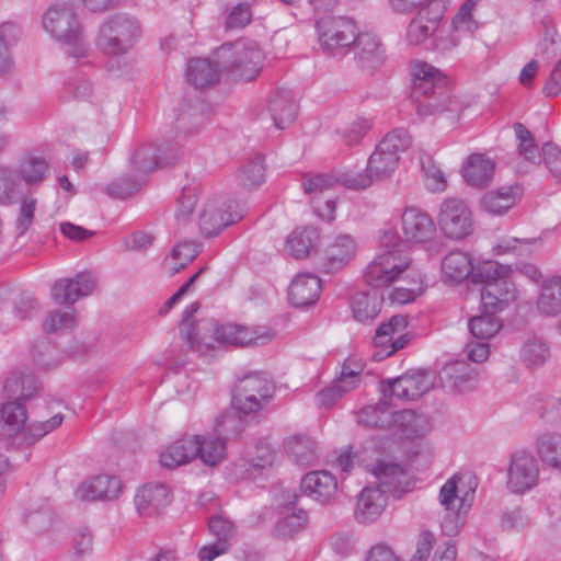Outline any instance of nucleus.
I'll list each match as a JSON object with an SVG mask.
<instances>
[{
    "instance_id": "c03bdc74",
    "label": "nucleus",
    "mask_w": 561,
    "mask_h": 561,
    "mask_svg": "<svg viewBox=\"0 0 561 561\" xmlns=\"http://www.w3.org/2000/svg\"><path fill=\"white\" fill-rule=\"evenodd\" d=\"M357 422L374 428L391 427V410L387 399L360 409L357 413Z\"/></svg>"
},
{
    "instance_id": "f3484780",
    "label": "nucleus",
    "mask_w": 561,
    "mask_h": 561,
    "mask_svg": "<svg viewBox=\"0 0 561 561\" xmlns=\"http://www.w3.org/2000/svg\"><path fill=\"white\" fill-rule=\"evenodd\" d=\"M95 277L90 272L77 274L73 278H61L54 283L50 296L59 305H73L79 299L92 294Z\"/></svg>"
},
{
    "instance_id": "5701e85b",
    "label": "nucleus",
    "mask_w": 561,
    "mask_h": 561,
    "mask_svg": "<svg viewBox=\"0 0 561 561\" xmlns=\"http://www.w3.org/2000/svg\"><path fill=\"white\" fill-rule=\"evenodd\" d=\"M300 488L305 495L323 504L331 501L336 494L337 481L331 472L317 470L302 478Z\"/></svg>"
},
{
    "instance_id": "e2e57ef3",
    "label": "nucleus",
    "mask_w": 561,
    "mask_h": 561,
    "mask_svg": "<svg viewBox=\"0 0 561 561\" xmlns=\"http://www.w3.org/2000/svg\"><path fill=\"white\" fill-rule=\"evenodd\" d=\"M335 173L336 184L340 183L344 187L354 191L366 190L373 185L374 181L368 173L367 169L357 171L354 169H346Z\"/></svg>"
},
{
    "instance_id": "79ce46f5",
    "label": "nucleus",
    "mask_w": 561,
    "mask_h": 561,
    "mask_svg": "<svg viewBox=\"0 0 561 561\" xmlns=\"http://www.w3.org/2000/svg\"><path fill=\"white\" fill-rule=\"evenodd\" d=\"M319 232L313 227L295 229L287 239L286 251L296 259H305L316 247Z\"/></svg>"
},
{
    "instance_id": "13d9d810",
    "label": "nucleus",
    "mask_w": 561,
    "mask_h": 561,
    "mask_svg": "<svg viewBox=\"0 0 561 561\" xmlns=\"http://www.w3.org/2000/svg\"><path fill=\"white\" fill-rule=\"evenodd\" d=\"M37 310L38 304L32 296L21 295L10 312H2L1 320L8 325H16L19 322L31 318Z\"/></svg>"
},
{
    "instance_id": "052dcab7",
    "label": "nucleus",
    "mask_w": 561,
    "mask_h": 561,
    "mask_svg": "<svg viewBox=\"0 0 561 561\" xmlns=\"http://www.w3.org/2000/svg\"><path fill=\"white\" fill-rule=\"evenodd\" d=\"M424 182L431 192H443L447 186L444 172L435 164L433 158L424 152L420 156Z\"/></svg>"
},
{
    "instance_id": "4468645a",
    "label": "nucleus",
    "mask_w": 561,
    "mask_h": 561,
    "mask_svg": "<svg viewBox=\"0 0 561 561\" xmlns=\"http://www.w3.org/2000/svg\"><path fill=\"white\" fill-rule=\"evenodd\" d=\"M433 387V377L423 370H410L394 379L381 382L383 396L388 392L401 400H415L430 391Z\"/></svg>"
},
{
    "instance_id": "9b49d317",
    "label": "nucleus",
    "mask_w": 561,
    "mask_h": 561,
    "mask_svg": "<svg viewBox=\"0 0 561 561\" xmlns=\"http://www.w3.org/2000/svg\"><path fill=\"white\" fill-rule=\"evenodd\" d=\"M460 480L458 476H453L439 490L438 500L444 508L440 527L442 531L448 537L457 536L460 533L470 508V503H466V500L458 495V482Z\"/></svg>"
},
{
    "instance_id": "6e6552de",
    "label": "nucleus",
    "mask_w": 561,
    "mask_h": 561,
    "mask_svg": "<svg viewBox=\"0 0 561 561\" xmlns=\"http://www.w3.org/2000/svg\"><path fill=\"white\" fill-rule=\"evenodd\" d=\"M410 146L404 129H393L376 146L367 161V171L374 182L388 179L398 168L400 153Z\"/></svg>"
},
{
    "instance_id": "6e6d98bb",
    "label": "nucleus",
    "mask_w": 561,
    "mask_h": 561,
    "mask_svg": "<svg viewBox=\"0 0 561 561\" xmlns=\"http://www.w3.org/2000/svg\"><path fill=\"white\" fill-rule=\"evenodd\" d=\"M408 272L407 277H411L408 286L397 287L389 295L390 300L394 304H409L424 291V282L421 273L412 267Z\"/></svg>"
},
{
    "instance_id": "39448f33",
    "label": "nucleus",
    "mask_w": 561,
    "mask_h": 561,
    "mask_svg": "<svg viewBox=\"0 0 561 561\" xmlns=\"http://www.w3.org/2000/svg\"><path fill=\"white\" fill-rule=\"evenodd\" d=\"M218 64L233 80L252 81L263 68L264 54L259 45L249 39H239L222 45L217 50Z\"/></svg>"
},
{
    "instance_id": "7c9ffc66",
    "label": "nucleus",
    "mask_w": 561,
    "mask_h": 561,
    "mask_svg": "<svg viewBox=\"0 0 561 561\" xmlns=\"http://www.w3.org/2000/svg\"><path fill=\"white\" fill-rule=\"evenodd\" d=\"M38 390V382L30 371H12L4 380L3 392L8 400L24 402Z\"/></svg>"
},
{
    "instance_id": "c756f323",
    "label": "nucleus",
    "mask_w": 561,
    "mask_h": 561,
    "mask_svg": "<svg viewBox=\"0 0 561 561\" xmlns=\"http://www.w3.org/2000/svg\"><path fill=\"white\" fill-rule=\"evenodd\" d=\"M321 280L310 273L298 274L290 284L288 298L295 307H307L320 296Z\"/></svg>"
},
{
    "instance_id": "69168bd1",
    "label": "nucleus",
    "mask_w": 561,
    "mask_h": 561,
    "mask_svg": "<svg viewBox=\"0 0 561 561\" xmlns=\"http://www.w3.org/2000/svg\"><path fill=\"white\" fill-rule=\"evenodd\" d=\"M275 458L272 446L267 443H259L249 451L247 461L252 470H261L271 467Z\"/></svg>"
},
{
    "instance_id": "c9c22d12",
    "label": "nucleus",
    "mask_w": 561,
    "mask_h": 561,
    "mask_svg": "<svg viewBox=\"0 0 561 561\" xmlns=\"http://www.w3.org/2000/svg\"><path fill=\"white\" fill-rule=\"evenodd\" d=\"M494 173V162L482 153L471 154L463 165L466 182L476 187L486 185Z\"/></svg>"
},
{
    "instance_id": "680f3d73",
    "label": "nucleus",
    "mask_w": 561,
    "mask_h": 561,
    "mask_svg": "<svg viewBox=\"0 0 561 561\" xmlns=\"http://www.w3.org/2000/svg\"><path fill=\"white\" fill-rule=\"evenodd\" d=\"M370 128V121L363 117H357L343 128L337 129L336 135L340 137V141L343 145L347 147H353L362 141V139L367 135Z\"/></svg>"
},
{
    "instance_id": "9d476101",
    "label": "nucleus",
    "mask_w": 561,
    "mask_h": 561,
    "mask_svg": "<svg viewBox=\"0 0 561 561\" xmlns=\"http://www.w3.org/2000/svg\"><path fill=\"white\" fill-rule=\"evenodd\" d=\"M273 383L263 374L253 373L238 380L232 396L233 408L243 414L261 411L273 397Z\"/></svg>"
},
{
    "instance_id": "864d4df0",
    "label": "nucleus",
    "mask_w": 561,
    "mask_h": 561,
    "mask_svg": "<svg viewBox=\"0 0 561 561\" xmlns=\"http://www.w3.org/2000/svg\"><path fill=\"white\" fill-rule=\"evenodd\" d=\"M381 297L377 293H359L354 296L352 311L354 318L359 322L375 319L380 311Z\"/></svg>"
},
{
    "instance_id": "f704fd0d",
    "label": "nucleus",
    "mask_w": 561,
    "mask_h": 561,
    "mask_svg": "<svg viewBox=\"0 0 561 561\" xmlns=\"http://www.w3.org/2000/svg\"><path fill=\"white\" fill-rule=\"evenodd\" d=\"M520 195L522 188L517 184L501 187L484 194L481 201V206L490 214L502 215L515 206Z\"/></svg>"
},
{
    "instance_id": "bf43d9fd",
    "label": "nucleus",
    "mask_w": 561,
    "mask_h": 561,
    "mask_svg": "<svg viewBox=\"0 0 561 561\" xmlns=\"http://www.w3.org/2000/svg\"><path fill=\"white\" fill-rule=\"evenodd\" d=\"M77 325V318L73 311L56 310L47 313L42 328L46 333H67Z\"/></svg>"
},
{
    "instance_id": "a19ab883",
    "label": "nucleus",
    "mask_w": 561,
    "mask_h": 561,
    "mask_svg": "<svg viewBox=\"0 0 561 561\" xmlns=\"http://www.w3.org/2000/svg\"><path fill=\"white\" fill-rule=\"evenodd\" d=\"M21 31L16 24L12 22L0 24V76L11 73L14 68L10 48L18 43Z\"/></svg>"
},
{
    "instance_id": "1a4fd4ad",
    "label": "nucleus",
    "mask_w": 561,
    "mask_h": 561,
    "mask_svg": "<svg viewBox=\"0 0 561 561\" xmlns=\"http://www.w3.org/2000/svg\"><path fill=\"white\" fill-rule=\"evenodd\" d=\"M321 50L331 57L342 56L356 41V23L344 16H323L316 22Z\"/></svg>"
},
{
    "instance_id": "bb28decb",
    "label": "nucleus",
    "mask_w": 561,
    "mask_h": 561,
    "mask_svg": "<svg viewBox=\"0 0 561 561\" xmlns=\"http://www.w3.org/2000/svg\"><path fill=\"white\" fill-rule=\"evenodd\" d=\"M197 438L184 436L164 446L160 453V463L165 468H176L190 463L198 454Z\"/></svg>"
},
{
    "instance_id": "58836bf2",
    "label": "nucleus",
    "mask_w": 561,
    "mask_h": 561,
    "mask_svg": "<svg viewBox=\"0 0 561 561\" xmlns=\"http://www.w3.org/2000/svg\"><path fill=\"white\" fill-rule=\"evenodd\" d=\"M14 171L18 173V181L22 188L24 185L33 188L45 180L48 164L43 158L30 156L14 168Z\"/></svg>"
},
{
    "instance_id": "4be33fe9",
    "label": "nucleus",
    "mask_w": 561,
    "mask_h": 561,
    "mask_svg": "<svg viewBox=\"0 0 561 561\" xmlns=\"http://www.w3.org/2000/svg\"><path fill=\"white\" fill-rule=\"evenodd\" d=\"M134 502L141 516H156L170 504L171 494L168 486L162 483L146 484L138 489Z\"/></svg>"
},
{
    "instance_id": "a878e982",
    "label": "nucleus",
    "mask_w": 561,
    "mask_h": 561,
    "mask_svg": "<svg viewBox=\"0 0 561 561\" xmlns=\"http://www.w3.org/2000/svg\"><path fill=\"white\" fill-rule=\"evenodd\" d=\"M408 327V319L404 316H393L388 322L382 323L376 330L374 343L376 346H383L386 356H390L401 350L405 344L403 331Z\"/></svg>"
},
{
    "instance_id": "3c124183",
    "label": "nucleus",
    "mask_w": 561,
    "mask_h": 561,
    "mask_svg": "<svg viewBox=\"0 0 561 561\" xmlns=\"http://www.w3.org/2000/svg\"><path fill=\"white\" fill-rule=\"evenodd\" d=\"M507 272L508 268L506 266L489 260L473 267L470 279L473 284H481L483 286L510 283L506 279Z\"/></svg>"
},
{
    "instance_id": "aec40b11",
    "label": "nucleus",
    "mask_w": 561,
    "mask_h": 561,
    "mask_svg": "<svg viewBox=\"0 0 561 561\" xmlns=\"http://www.w3.org/2000/svg\"><path fill=\"white\" fill-rule=\"evenodd\" d=\"M356 253V242L350 234L334 237L325 247L320 262V270L334 273L347 265Z\"/></svg>"
},
{
    "instance_id": "6ab92c4d",
    "label": "nucleus",
    "mask_w": 561,
    "mask_h": 561,
    "mask_svg": "<svg viewBox=\"0 0 561 561\" xmlns=\"http://www.w3.org/2000/svg\"><path fill=\"white\" fill-rule=\"evenodd\" d=\"M227 208L222 196L211 197L205 203L199 216V230L204 237L217 236L234 222L237 215H232Z\"/></svg>"
},
{
    "instance_id": "a18cd8bd",
    "label": "nucleus",
    "mask_w": 561,
    "mask_h": 561,
    "mask_svg": "<svg viewBox=\"0 0 561 561\" xmlns=\"http://www.w3.org/2000/svg\"><path fill=\"white\" fill-rule=\"evenodd\" d=\"M285 448L288 455L299 466H309L317 458L316 443L307 436L295 435L288 437L285 442Z\"/></svg>"
},
{
    "instance_id": "37998d69",
    "label": "nucleus",
    "mask_w": 561,
    "mask_h": 561,
    "mask_svg": "<svg viewBox=\"0 0 561 561\" xmlns=\"http://www.w3.org/2000/svg\"><path fill=\"white\" fill-rule=\"evenodd\" d=\"M197 438V457L209 467L218 466L226 457V442L217 436L194 435Z\"/></svg>"
},
{
    "instance_id": "72a5a7b5",
    "label": "nucleus",
    "mask_w": 561,
    "mask_h": 561,
    "mask_svg": "<svg viewBox=\"0 0 561 561\" xmlns=\"http://www.w3.org/2000/svg\"><path fill=\"white\" fill-rule=\"evenodd\" d=\"M473 260L463 251H451L442 261V273L445 283H460L473 273Z\"/></svg>"
},
{
    "instance_id": "774afa93",
    "label": "nucleus",
    "mask_w": 561,
    "mask_h": 561,
    "mask_svg": "<svg viewBox=\"0 0 561 561\" xmlns=\"http://www.w3.org/2000/svg\"><path fill=\"white\" fill-rule=\"evenodd\" d=\"M307 513L302 510L288 514L276 524V533L280 537H289L305 527Z\"/></svg>"
},
{
    "instance_id": "338daca9",
    "label": "nucleus",
    "mask_w": 561,
    "mask_h": 561,
    "mask_svg": "<svg viewBox=\"0 0 561 561\" xmlns=\"http://www.w3.org/2000/svg\"><path fill=\"white\" fill-rule=\"evenodd\" d=\"M476 2L467 0L458 10L453 19V26L456 32L472 34L478 28V23L473 19L472 11Z\"/></svg>"
},
{
    "instance_id": "c85d7f7f",
    "label": "nucleus",
    "mask_w": 561,
    "mask_h": 561,
    "mask_svg": "<svg viewBox=\"0 0 561 561\" xmlns=\"http://www.w3.org/2000/svg\"><path fill=\"white\" fill-rule=\"evenodd\" d=\"M353 50L363 68L374 69L381 65L385 59V51L379 38L368 32H357Z\"/></svg>"
},
{
    "instance_id": "2eb2a0df",
    "label": "nucleus",
    "mask_w": 561,
    "mask_h": 561,
    "mask_svg": "<svg viewBox=\"0 0 561 561\" xmlns=\"http://www.w3.org/2000/svg\"><path fill=\"white\" fill-rule=\"evenodd\" d=\"M539 480V466L534 456L516 453L507 469V489L515 494H524L535 488Z\"/></svg>"
},
{
    "instance_id": "4d7b16f0",
    "label": "nucleus",
    "mask_w": 561,
    "mask_h": 561,
    "mask_svg": "<svg viewBox=\"0 0 561 561\" xmlns=\"http://www.w3.org/2000/svg\"><path fill=\"white\" fill-rule=\"evenodd\" d=\"M550 356L547 343L536 336H528L520 348V357L528 366H541Z\"/></svg>"
},
{
    "instance_id": "ea45409f",
    "label": "nucleus",
    "mask_w": 561,
    "mask_h": 561,
    "mask_svg": "<svg viewBox=\"0 0 561 561\" xmlns=\"http://www.w3.org/2000/svg\"><path fill=\"white\" fill-rule=\"evenodd\" d=\"M268 110L274 125L278 129H285L295 121V101L285 92H277L270 100Z\"/></svg>"
},
{
    "instance_id": "0eeeda50",
    "label": "nucleus",
    "mask_w": 561,
    "mask_h": 561,
    "mask_svg": "<svg viewBox=\"0 0 561 561\" xmlns=\"http://www.w3.org/2000/svg\"><path fill=\"white\" fill-rule=\"evenodd\" d=\"M19 202L14 222L16 234L23 236L33 225L37 198L31 190L24 191L18 181L14 168L0 167V206H9Z\"/></svg>"
},
{
    "instance_id": "603ef678",
    "label": "nucleus",
    "mask_w": 561,
    "mask_h": 561,
    "mask_svg": "<svg viewBox=\"0 0 561 561\" xmlns=\"http://www.w3.org/2000/svg\"><path fill=\"white\" fill-rule=\"evenodd\" d=\"M425 420L413 410L391 411V426L407 438H413L423 432Z\"/></svg>"
},
{
    "instance_id": "a211bd4d",
    "label": "nucleus",
    "mask_w": 561,
    "mask_h": 561,
    "mask_svg": "<svg viewBox=\"0 0 561 561\" xmlns=\"http://www.w3.org/2000/svg\"><path fill=\"white\" fill-rule=\"evenodd\" d=\"M123 493L122 481L114 476H95L81 482L75 496L83 502L114 501Z\"/></svg>"
},
{
    "instance_id": "5fc2aeb1",
    "label": "nucleus",
    "mask_w": 561,
    "mask_h": 561,
    "mask_svg": "<svg viewBox=\"0 0 561 561\" xmlns=\"http://www.w3.org/2000/svg\"><path fill=\"white\" fill-rule=\"evenodd\" d=\"M502 320L492 312L484 311L476 317H472L468 327L471 334L480 340H489L493 337L502 329Z\"/></svg>"
},
{
    "instance_id": "20e7f679",
    "label": "nucleus",
    "mask_w": 561,
    "mask_h": 561,
    "mask_svg": "<svg viewBox=\"0 0 561 561\" xmlns=\"http://www.w3.org/2000/svg\"><path fill=\"white\" fill-rule=\"evenodd\" d=\"M412 99L417 103L419 113L434 114L448 108L450 95L447 79L440 71L426 62L412 68Z\"/></svg>"
},
{
    "instance_id": "423d86ee",
    "label": "nucleus",
    "mask_w": 561,
    "mask_h": 561,
    "mask_svg": "<svg viewBox=\"0 0 561 561\" xmlns=\"http://www.w3.org/2000/svg\"><path fill=\"white\" fill-rule=\"evenodd\" d=\"M140 36L141 26L136 18L116 13L101 23L96 46L107 56H123L134 48Z\"/></svg>"
},
{
    "instance_id": "f03ea898",
    "label": "nucleus",
    "mask_w": 561,
    "mask_h": 561,
    "mask_svg": "<svg viewBox=\"0 0 561 561\" xmlns=\"http://www.w3.org/2000/svg\"><path fill=\"white\" fill-rule=\"evenodd\" d=\"M383 251L366 267L364 279L367 285L380 288L390 285L403 273L411 270L412 260L405 250L407 244L392 230L380 237Z\"/></svg>"
},
{
    "instance_id": "f8f14e48",
    "label": "nucleus",
    "mask_w": 561,
    "mask_h": 561,
    "mask_svg": "<svg viewBox=\"0 0 561 561\" xmlns=\"http://www.w3.org/2000/svg\"><path fill=\"white\" fill-rule=\"evenodd\" d=\"M438 226L448 239L462 240L473 231V214L465 201L446 198L439 207Z\"/></svg>"
},
{
    "instance_id": "09e8293b",
    "label": "nucleus",
    "mask_w": 561,
    "mask_h": 561,
    "mask_svg": "<svg viewBox=\"0 0 561 561\" xmlns=\"http://www.w3.org/2000/svg\"><path fill=\"white\" fill-rule=\"evenodd\" d=\"M170 162L168 158L161 154V149L153 145L140 147L131 158L133 168L136 173H148Z\"/></svg>"
},
{
    "instance_id": "0e129e2a",
    "label": "nucleus",
    "mask_w": 561,
    "mask_h": 561,
    "mask_svg": "<svg viewBox=\"0 0 561 561\" xmlns=\"http://www.w3.org/2000/svg\"><path fill=\"white\" fill-rule=\"evenodd\" d=\"M514 131L518 139L519 154L530 162L539 161L540 152L534 142L530 131L520 123L514 125Z\"/></svg>"
},
{
    "instance_id": "f257e3e1",
    "label": "nucleus",
    "mask_w": 561,
    "mask_h": 561,
    "mask_svg": "<svg viewBox=\"0 0 561 561\" xmlns=\"http://www.w3.org/2000/svg\"><path fill=\"white\" fill-rule=\"evenodd\" d=\"M199 309L198 302L190 304L183 311L180 332L191 348L205 352L216 344L240 347L261 346L275 337V332L266 325L220 324L215 319L193 320Z\"/></svg>"
},
{
    "instance_id": "ddd939ff",
    "label": "nucleus",
    "mask_w": 561,
    "mask_h": 561,
    "mask_svg": "<svg viewBox=\"0 0 561 561\" xmlns=\"http://www.w3.org/2000/svg\"><path fill=\"white\" fill-rule=\"evenodd\" d=\"M363 365L359 362L347 358L341 367L339 376L332 383L317 393L320 405L332 407L343 396L356 389L362 383Z\"/></svg>"
},
{
    "instance_id": "dca6fc26",
    "label": "nucleus",
    "mask_w": 561,
    "mask_h": 561,
    "mask_svg": "<svg viewBox=\"0 0 561 561\" xmlns=\"http://www.w3.org/2000/svg\"><path fill=\"white\" fill-rule=\"evenodd\" d=\"M445 9V1L433 2L431 5L420 9L407 28L409 45L416 46L431 36L434 38L439 30Z\"/></svg>"
},
{
    "instance_id": "412c9836",
    "label": "nucleus",
    "mask_w": 561,
    "mask_h": 561,
    "mask_svg": "<svg viewBox=\"0 0 561 561\" xmlns=\"http://www.w3.org/2000/svg\"><path fill=\"white\" fill-rule=\"evenodd\" d=\"M401 230L407 241L426 242L431 240L436 228L432 218L423 210L409 207L401 216Z\"/></svg>"
},
{
    "instance_id": "b1692460",
    "label": "nucleus",
    "mask_w": 561,
    "mask_h": 561,
    "mask_svg": "<svg viewBox=\"0 0 561 561\" xmlns=\"http://www.w3.org/2000/svg\"><path fill=\"white\" fill-rule=\"evenodd\" d=\"M387 501L388 495L379 486L367 485L357 497L354 513L356 520L363 524L375 522L382 514Z\"/></svg>"
},
{
    "instance_id": "e433bc0d",
    "label": "nucleus",
    "mask_w": 561,
    "mask_h": 561,
    "mask_svg": "<svg viewBox=\"0 0 561 561\" xmlns=\"http://www.w3.org/2000/svg\"><path fill=\"white\" fill-rule=\"evenodd\" d=\"M219 67L209 59H192L186 69L187 82L197 89L210 87L219 81Z\"/></svg>"
},
{
    "instance_id": "de8ad7c7",
    "label": "nucleus",
    "mask_w": 561,
    "mask_h": 561,
    "mask_svg": "<svg viewBox=\"0 0 561 561\" xmlns=\"http://www.w3.org/2000/svg\"><path fill=\"white\" fill-rule=\"evenodd\" d=\"M265 181V165L262 156L248 160L237 172V182L247 190H254Z\"/></svg>"
},
{
    "instance_id": "473e14b6",
    "label": "nucleus",
    "mask_w": 561,
    "mask_h": 561,
    "mask_svg": "<svg viewBox=\"0 0 561 561\" xmlns=\"http://www.w3.org/2000/svg\"><path fill=\"white\" fill-rule=\"evenodd\" d=\"M482 309L496 316L516 298V291L512 283L490 284L481 288Z\"/></svg>"
},
{
    "instance_id": "8fccbe9b",
    "label": "nucleus",
    "mask_w": 561,
    "mask_h": 561,
    "mask_svg": "<svg viewBox=\"0 0 561 561\" xmlns=\"http://www.w3.org/2000/svg\"><path fill=\"white\" fill-rule=\"evenodd\" d=\"M198 244L193 241L176 243L165 257L164 264L171 274H175L192 262L198 254Z\"/></svg>"
},
{
    "instance_id": "7ed1b4c3",
    "label": "nucleus",
    "mask_w": 561,
    "mask_h": 561,
    "mask_svg": "<svg viewBox=\"0 0 561 561\" xmlns=\"http://www.w3.org/2000/svg\"><path fill=\"white\" fill-rule=\"evenodd\" d=\"M81 0H68L50 5L43 16V27L56 41L66 46V51L76 59L84 57L89 51L73 7Z\"/></svg>"
},
{
    "instance_id": "4c0bfd02",
    "label": "nucleus",
    "mask_w": 561,
    "mask_h": 561,
    "mask_svg": "<svg viewBox=\"0 0 561 561\" xmlns=\"http://www.w3.org/2000/svg\"><path fill=\"white\" fill-rule=\"evenodd\" d=\"M537 310L543 317L561 314V276L543 282L537 299Z\"/></svg>"
},
{
    "instance_id": "393cba45",
    "label": "nucleus",
    "mask_w": 561,
    "mask_h": 561,
    "mask_svg": "<svg viewBox=\"0 0 561 561\" xmlns=\"http://www.w3.org/2000/svg\"><path fill=\"white\" fill-rule=\"evenodd\" d=\"M443 387L450 392H463L476 385L477 371L465 362L449 363L439 373Z\"/></svg>"
},
{
    "instance_id": "cd10ccee",
    "label": "nucleus",
    "mask_w": 561,
    "mask_h": 561,
    "mask_svg": "<svg viewBox=\"0 0 561 561\" xmlns=\"http://www.w3.org/2000/svg\"><path fill=\"white\" fill-rule=\"evenodd\" d=\"M379 486L385 494L389 493L393 497L400 499L404 493L410 491V483L403 469L393 463H378L374 469Z\"/></svg>"
},
{
    "instance_id": "49530a36",
    "label": "nucleus",
    "mask_w": 561,
    "mask_h": 561,
    "mask_svg": "<svg viewBox=\"0 0 561 561\" xmlns=\"http://www.w3.org/2000/svg\"><path fill=\"white\" fill-rule=\"evenodd\" d=\"M537 451L545 463L554 469H561V433L540 434L537 439Z\"/></svg>"
},
{
    "instance_id": "2f4dec72",
    "label": "nucleus",
    "mask_w": 561,
    "mask_h": 561,
    "mask_svg": "<svg viewBox=\"0 0 561 561\" xmlns=\"http://www.w3.org/2000/svg\"><path fill=\"white\" fill-rule=\"evenodd\" d=\"M27 420L22 402L7 400L0 404V439L11 438L20 433Z\"/></svg>"
}]
</instances>
